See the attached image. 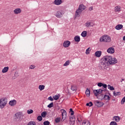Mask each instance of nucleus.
Segmentation results:
<instances>
[{"mask_svg":"<svg viewBox=\"0 0 125 125\" xmlns=\"http://www.w3.org/2000/svg\"><path fill=\"white\" fill-rule=\"evenodd\" d=\"M117 63H118V60L115 58H112L111 56H105L104 57V60H101L99 67L101 69H105L106 66L117 64Z\"/></svg>","mask_w":125,"mask_h":125,"instance_id":"nucleus-1","label":"nucleus"},{"mask_svg":"<svg viewBox=\"0 0 125 125\" xmlns=\"http://www.w3.org/2000/svg\"><path fill=\"white\" fill-rule=\"evenodd\" d=\"M86 8V6H85L83 4H81L79 5V8L75 12V17H80L81 16V14L83 10H84Z\"/></svg>","mask_w":125,"mask_h":125,"instance_id":"nucleus-2","label":"nucleus"},{"mask_svg":"<svg viewBox=\"0 0 125 125\" xmlns=\"http://www.w3.org/2000/svg\"><path fill=\"white\" fill-rule=\"evenodd\" d=\"M101 42H111V37L108 35H104L100 39Z\"/></svg>","mask_w":125,"mask_h":125,"instance_id":"nucleus-3","label":"nucleus"},{"mask_svg":"<svg viewBox=\"0 0 125 125\" xmlns=\"http://www.w3.org/2000/svg\"><path fill=\"white\" fill-rule=\"evenodd\" d=\"M7 104V99L6 98H2L0 99V108L3 109Z\"/></svg>","mask_w":125,"mask_h":125,"instance_id":"nucleus-4","label":"nucleus"},{"mask_svg":"<svg viewBox=\"0 0 125 125\" xmlns=\"http://www.w3.org/2000/svg\"><path fill=\"white\" fill-rule=\"evenodd\" d=\"M22 116H23L22 112H17L14 115V120H15L16 122H20Z\"/></svg>","mask_w":125,"mask_h":125,"instance_id":"nucleus-5","label":"nucleus"},{"mask_svg":"<svg viewBox=\"0 0 125 125\" xmlns=\"http://www.w3.org/2000/svg\"><path fill=\"white\" fill-rule=\"evenodd\" d=\"M61 112L62 113V119H61V122H64L65 120H66V118H67V112L65 109H61Z\"/></svg>","mask_w":125,"mask_h":125,"instance_id":"nucleus-6","label":"nucleus"},{"mask_svg":"<svg viewBox=\"0 0 125 125\" xmlns=\"http://www.w3.org/2000/svg\"><path fill=\"white\" fill-rule=\"evenodd\" d=\"M94 104H95V106H97V107H99V108L102 107V106L104 105V102H100L98 100L94 101Z\"/></svg>","mask_w":125,"mask_h":125,"instance_id":"nucleus-7","label":"nucleus"},{"mask_svg":"<svg viewBox=\"0 0 125 125\" xmlns=\"http://www.w3.org/2000/svg\"><path fill=\"white\" fill-rule=\"evenodd\" d=\"M104 90L103 89H97V90H94L93 91V93L95 95V96H96V97H97V96H98V95H99V94H101V93L102 92H103Z\"/></svg>","mask_w":125,"mask_h":125,"instance_id":"nucleus-8","label":"nucleus"},{"mask_svg":"<svg viewBox=\"0 0 125 125\" xmlns=\"http://www.w3.org/2000/svg\"><path fill=\"white\" fill-rule=\"evenodd\" d=\"M107 52L108 53H110V54H113V53H115V48L113 47H109L107 50Z\"/></svg>","mask_w":125,"mask_h":125,"instance_id":"nucleus-9","label":"nucleus"},{"mask_svg":"<svg viewBox=\"0 0 125 125\" xmlns=\"http://www.w3.org/2000/svg\"><path fill=\"white\" fill-rule=\"evenodd\" d=\"M71 44V42L69 41H65L63 43L64 47H69Z\"/></svg>","mask_w":125,"mask_h":125,"instance_id":"nucleus-10","label":"nucleus"},{"mask_svg":"<svg viewBox=\"0 0 125 125\" xmlns=\"http://www.w3.org/2000/svg\"><path fill=\"white\" fill-rule=\"evenodd\" d=\"M22 12V10L20 8H18L14 10V13L15 14H20Z\"/></svg>","mask_w":125,"mask_h":125,"instance_id":"nucleus-11","label":"nucleus"},{"mask_svg":"<svg viewBox=\"0 0 125 125\" xmlns=\"http://www.w3.org/2000/svg\"><path fill=\"white\" fill-rule=\"evenodd\" d=\"M16 103H17V101L15 100H11L9 102V104L10 106H15L16 105Z\"/></svg>","mask_w":125,"mask_h":125,"instance_id":"nucleus-12","label":"nucleus"},{"mask_svg":"<svg viewBox=\"0 0 125 125\" xmlns=\"http://www.w3.org/2000/svg\"><path fill=\"white\" fill-rule=\"evenodd\" d=\"M95 55L96 57H100L102 55V51H97L95 53Z\"/></svg>","mask_w":125,"mask_h":125,"instance_id":"nucleus-13","label":"nucleus"},{"mask_svg":"<svg viewBox=\"0 0 125 125\" xmlns=\"http://www.w3.org/2000/svg\"><path fill=\"white\" fill-rule=\"evenodd\" d=\"M54 3L56 5H60L62 3V0H55Z\"/></svg>","mask_w":125,"mask_h":125,"instance_id":"nucleus-14","label":"nucleus"},{"mask_svg":"<svg viewBox=\"0 0 125 125\" xmlns=\"http://www.w3.org/2000/svg\"><path fill=\"white\" fill-rule=\"evenodd\" d=\"M55 16H56L57 18H61V17L63 16V15L62 14V13H61V12L58 11L56 14Z\"/></svg>","mask_w":125,"mask_h":125,"instance_id":"nucleus-15","label":"nucleus"},{"mask_svg":"<svg viewBox=\"0 0 125 125\" xmlns=\"http://www.w3.org/2000/svg\"><path fill=\"white\" fill-rule=\"evenodd\" d=\"M74 41L76 42H80L81 41V38L79 35L76 36L74 37Z\"/></svg>","mask_w":125,"mask_h":125,"instance_id":"nucleus-16","label":"nucleus"},{"mask_svg":"<svg viewBox=\"0 0 125 125\" xmlns=\"http://www.w3.org/2000/svg\"><path fill=\"white\" fill-rule=\"evenodd\" d=\"M103 99L104 100H107V101H109L110 99H111V97L109 96L108 95H104L103 97Z\"/></svg>","mask_w":125,"mask_h":125,"instance_id":"nucleus-17","label":"nucleus"},{"mask_svg":"<svg viewBox=\"0 0 125 125\" xmlns=\"http://www.w3.org/2000/svg\"><path fill=\"white\" fill-rule=\"evenodd\" d=\"M123 27H124V26L122 24H118L115 26V29L116 30H121L122 29Z\"/></svg>","mask_w":125,"mask_h":125,"instance_id":"nucleus-18","label":"nucleus"},{"mask_svg":"<svg viewBox=\"0 0 125 125\" xmlns=\"http://www.w3.org/2000/svg\"><path fill=\"white\" fill-rule=\"evenodd\" d=\"M9 69V67L8 66L5 67L2 70V73H6L8 72V70Z\"/></svg>","mask_w":125,"mask_h":125,"instance_id":"nucleus-19","label":"nucleus"},{"mask_svg":"<svg viewBox=\"0 0 125 125\" xmlns=\"http://www.w3.org/2000/svg\"><path fill=\"white\" fill-rule=\"evenodd\" d=\"M85 94L86 95L87 97H89L90 96V91L88 88H87L85 91Z\"/></svg>","mask_w":125,"mask_h":125,"instance_id":"nucleus-20","label":"nucleus"},{"mask_svg":"<svg viewBox=\"0 0 125 125\" xmlns=\"http://www.w3.org/2000/svg\"><path fill=\"white\" fill-rule=\"evenodd\" d=\"M121 10V7L120 6H117L115 7V11L116 12H120Z\"/></svg>","mask_w":125,"mask_h":125,"instance_id":"nucleus-21","label":"nucleus"},{"mask_svg":"<svg viewBox=\"0 0 125 125\" xmlns=\"http://www.w3.org/2000/svg\"><path fill=\"white\" fill-rule=\"evenodd\" d=\"M86 35H87V32L86 31H84L81 33V36L83 38H85Z\"/></svg>","mask_w":125,"mask_h":125,"instance_id":"nucleus-22","label":"nucleus"},{"mask_svg":"<svg viewBox=\"0 0 125 125\" xmlns=\"http://www.w3.org/2000/svg\"><path fill=\"white\" fill-rule=\"evenodd\" d=\"M71 89L73 91H77V85H72L71 87Z\"/></svg>","mask_w":125,"mask_h":125,"instance_id":"nucleus-23","label":"nucleus"},{"mask_svg":"<svg viewBox=\"0 0 125 125\" xmlns=\"http://www.w3.org/2000/svg\"><path fill=\"white\" fill-rule=\"evenodd\" d=\"M44 87H45V86H44V85H40L39 86V89H40V90L42 91V90H43V89H44Z\"/></svg>","mask_w":125,"mask_h":125,"instance_id":"nucleus-24","label":"nucleus"},{"mask_svg":"<svg viewBox=\"0 0 125 125\" xmlns=\"http://www.w3.org/2000/svg\"><path fill=\"white\" fill-rule=\"evenodd\" d=\"M46 115H47V112H46V111L42 112L41 114V116L42 118H45V117H46Z\"/></svg>","mask_w":125,"mask_h":125,"instance_id":"nucleus-25","label":"nucleus"},{"mask_svg":"<svg viewBox=\"0 0 125 125\" xmlns=\"http://www.w3.org/2000/svg\"><path fill=\"white\" fill-rule=\"evenodd\" d=\"M85 24H86V27H87V28H89L90 27H92V24H91V22L87 21Z\"/></svg>","mask_w":125,"mask_h":125,"instance_id":"nucleus-26","label":"nucleus"},{"mask_svg":"<svg viewBox=\"0 0 125 125\" xmlns=\"http://www.w3.org/2000/svg\"><path fill=\"white\" fill-rule=\"evenodd\" d=\"M107 87L110 90H115V88L113 86H111L110 84L107 85Z\"/></svg>","mask_w":125,"mask_h":125,"instance_id":"nucleus-27","label":"nucleus"},{"mask_svg":"<svg viewBox=\"0 0 125 125\" xmlns=\"http://www.w3.org/2000/svg\"><path fill=\"white\" fill-rule=\"evenodd\" d=\"M114 118L115 119V121L116 122H120V121H121V118L119 116H114Z\"/></svg>","mask_w":125,"mask_h":125,"instance_id":"nucleus-28","label":"nucleus"},{"mask_svg":"<svg viewBox=\"0 0 125 125\" xmlns=\"http://www.w3.org/2000/svg\"><path fill=\"white\" fill-rule=\"evenodd\" d=\"M114 96H118L119 95H121V92H117L116 93V92H113V93Z\"/></svg>","mask_w":125,"mask_h":125,"instance_id":"nucleus-29","label":"nucleus"},{"mask_svg":"<svg viewBox=\"0 0 125 125\" xmlns=\"http://www.w3.org/2000/svg\"><path fill=\"white\" fill-rule=\"evenodd\" d=\"M60 122H61V118L58 117V118H56L55 122L57 124H58V123H60Z\"/></svg>","mask_w":125,"mask_h":125,"instance_id":"nucleus-30","label":"nucleus"},{"mask_svg":"<svg viewBox=\"0 0 125 125\" xmlns=\"http://www.w3.org/2000/svg\"><path fill=\"white\" fill-rule=\"evenodd\" d=\"M27 125H37V124L34 121H30L27 124Z\"/></svg>","mask_w":125,"mask_h":125,"instance_id":"nucleus-31","label":"nucleus"},{"mask_svg":"<svg viewBox=\"0 0 125 125\" xmlns=\"http://www.w3.org/2000/svg\"><path fill=\"white\" fill-rule=\"evenodd\" d=\"M83 125H90V122L89 121H83Z\"/></svg>","mask_w":125,"mask_h":125,"instance_id":"nucleus-32","label":"nucleus"},{"mask_svg":"<svg viewBox=\"0 0 125 125\" xmlns=\"http://www.w3.org/2000/svg\"><path fill=\"white\" fill-rule=\"evenodd\" d=\"M97 98L98 99H101V100H103V94H101L100 95H99L97 96Z\"/></svg>","mask_w":125,"mask_h":125,"instance_id":"nucleus-33","label":"nucleus"},{"mask_svg":"<svg viewBox=\"0 0 125 125\" xmlns=\"http://www.w3.org/2000/svg\"><path fill=\"white\" fill-rule=\"evenodd\" d=\"M68 65H70V61H69V60L67 61L63 64V66H68Z\"/></svg>","mask_w":125,"mask_h":125,"instance_id":"nucleus-34","label":"nucleus"},{"mask_svg":"<svg viewBox=\"0 0 125 125\" xmlns=\"http://www.w3.org/2000/svg\"><path fill=\"white\" fill-rule=\"evenodd\" d=\"M86 106H89V107H91L92 106H93V104H92V102H90L89 103H88L86 104Z\"/></svg>","mask_w":125,"mask_h":125,"instance_id":"nucleus-35","label":"nucleus"},{"mask_svg":"<svg viewBox=\"0 0 125 125\" xmlns=\"http://www.w3.org/2000/svg\"><path fill=\"white\" fill-rule=\"evenodd\" d=\"M54 106V104H53V102L51 103L50 104H49L47 105L48 108H52Z\"/></svg>","mask_w":125,"mask_h":125,"instance_id":"nucleus-36","label":"nucleus"},{"mask_svg":"<svg viewBox=\"0 0 125 125\" xmlns=\"http://www.w3.org/2000/svg\"><path fill=\"white\" fill-rule=\"evenodd\" d=\"M33 112L34 111L33 110V109H29L27 110V114L30 115V114H33Z\"/></svg>","mask_w":125,"mask_h":125,"instance_id":"nucleus-37","label":"nucleus"},{"mask_svg":"<svg viewBox=\"0 0 125 125\" xmlns=\"http://www.w3.org/2000/svg\"><path fill=\"white\" fill-rule=\"evenodd\" d=\"M37 120L39 121V122H42V117L41 116H39L37 117Z\"/></svg>","mask_w":125,"mask_h":125,"instance_id":"nucleus-38","label":"nucleus"},{"mask_svg":"<svg viewBox=\"0 0 125 125\" xmlns=\"http://www.w3.org/2000/svg\"><path fill=\"white\" fill-rule=\"evenodd\" d=\"M43 125H50V122H49V121H44L43 122Z\"/></svg>","mask_w":125,"mask_h":125,"instance_id":"nucleus-39","label":"nucleus"},{"mask_svg":"<svg viewBox=\"0 0 125 125\" xmlns=\"http://www.w3.org/2000/svg\"><path fill=\"white\" fill-rule=\"evenodd\" d=\"M53 98L54 99V100H58V99H59V96H58V95H55L54 96H53Z\"/></svg>","mask_w":125,"mask_h":125,"instance_id":"nucleus-40","label":"nucleus"},{"mask_svg":"<svg viewBox=\"0 0 125 125\" xmlns=\"http://www.w3.org/2000/svg\"><path fill=\"white\" fill-rule=\"evenodd\" d=\"M69 113H71L70 115L71 116H73V115H74V111H73V109L72 108H70L69 109Z\"/></svg>","mask_w":125,"mask_h":125,"instance_id":"nucleus-41","label":"nucleus"},{"mask_svg":"<svg viewBox=\"0 0 125 125\" xmlns=\"http://www.w3.org/2000/svg\"><path fill=\"white\" fill-rule=\"evenodd\" d=\"M76 122V121H75V120H72V121H70V125H75V123Z\"/></svg>","mask_w":125,"mask_h":125,"instance_id":"nucleus-42","label":"nucleus"},{"mask_svg":"<svg viewBox=\"0 0 125 125\" xmlns=\"http://www.w3.org/2000/svg\"><path fill=\"white\" fill-rule=\"evenodd\" d=\"M89 51H90V47L88 48L86 50V54H89Z\"/></svg>","mask_w":125,"mask_h":125,"instance_id":"nucleus-43","label":"nucleus"},{"mask_svg":"<svg viewBox=\"0 0 125 125\" xmlns=\"http://www.w3.org/2000/svg\"><path fill=\"white\" fill-rule=\"evenodd\" d=\"M117 123L115 122V121H112L110 123V125H117Z\"/></svg>","mask_w":125,"mask_h":125,"instance_id":"nucleus-44","label":"nucleus"},{"mask_svg":"<svg viewBox=\"0 0 125 125\" xmlns=\"http://www.w3.org/2000/svg\"><path fill=\"white\" fill-rule=\"evenodd\" d=\"M125 97H124L122 101H121V104H125Z\"/></svg>","mask_w":125,"mask_h":125,"instance_id":"nucleus-45","label":"nucleus"},{"mask_svg":"<svg viewBox=\"0 0 125 125\" xmlns=\"http://www.w3.org/2000/svg\"><path fill=\"white\" fill-rule=\"evenodd\" d=\"M69 120H70L69 121H74H74H76V118H75V117H70Z\"/></svg>","mask_w":125,"mask_h":125,"instance_id":"nucleus-46","label":"nucleus"},{"mask_svg":"<svg viewBox=\"0 0 125 125\" xmlns=\"http://www.w3.org/2000/svg\"><path fill=\"white\" fill-rule=\"evenodd\" d=\"M103 83H98V86H99V87H101V86H103Z\"/></svg>","mask_w":125,"mask_h":125,"instance_id":"nucleus-47","label":"nucleus"},{"mask_svg":"<svg viewBox=\"0 0 125 125\" xmlns=\"http://www.w3.org/2000/svg\"><path fill=\"white\" fill-rule=\"evenodd\" d=\"M104 88H107V84L103 83V86Z\"/></svg>","mask_w":125,"mask_h":125,"instance_id":"nucleus-48","label":"nucleus"},{"mask_svg":"<svg viewBox=\"0 0 125 125\" xmlns=\"http://www.w3.org/2000/svg\"><path fill=\"white\" fill-rule=\"evenodd\" d=\"M48 100H50V101H53V100H54L53 98H52V97L51 96H50L48 98Z\"/></svg>","mask_w":125,"mask_h":125,"instance_id":"nucleus-49","label":"nucleus"},{"mask_svg":"<svg viewBox=\"0 0 125 125\" xmlns=\"http://www.w3.org/2000/svg\"><path fill=\"white\" fill-rule=\"evenodd\" d=\"M89 11H92V10H93V6H91L89 8Z\"/></svg>","mask_w":125,"mask_h":125,"instance_id":"nucleus-50","label":"nucleus"},{"mask_svg":"<svg viewBox=\"0 0 125 125\" xmlns=\"http://www.w3.org/2000/svg\"><path fill=\"white\" fill-rule=\"evenodd\" d=\"M35 65H31L29 67L30 69H35Z\"/></svg>","mask_w":125,"mask_h":125,"instance_id":"nucleus-51","label":"nucleus"},{"mask_svg":"<svg viewBox=\"0 0 125 125\" xmlns=\"http://www.w3.org/2000/svg\"><path fill=\"white\" fill-rule=\"evenodd\" d=\"M18 74V73H16V72L15 73V78H17V76H16V75H17Z\"/></svg>","mask_w":125,"mask_h":125,"instance_id":"nucleus-52","label":"nucleus"},{"mask_svg":"<svg viewBox=\"0 0 125 125\" xmlns=\"http://www.w3.org/2000/svg\"><path fill=\"white\" fill-rule=\"evenodd\" d=\"M123 81H125L124 79H122L121 82L122 83L123 82Z\"/></svg>","mask_w":125,"mask_h":125,"instance_id":"nucleus-53","label":"nucleus"},{"mask_svg":"<svg viewBox=\"0 0 125 125\" xmlns=\"http://www.w3.org/2000/svg\"><path fill=\"white\" fill-rule=\"evenodd\" d=\"M123 41H125V36L123 37Z\"/></svg>","mask_w":125,"mask_h":125,"instance_id":"nucleus-54","label":"nucleus"},{"mask_svg":"<svg viewBox=\"0 0 125 125\" xmlns=\"http://www.w3.org/2000/svg\"><path fill=\"white\" fill-rule=\"evenodd\" d=\"M12 79H13V80H15V78H14V77H13Z\"/></svg>","mask_w":125,"mask_h":125,"instance_id":"nucleus-55","label":"nucleus"},{"mask_svg":"<svg viewBox=\"0 0 125 125\" xmlns=\"http://www.w3.org/2000/svg\"><path fill=\"white\" fill-rule=\"evenodd\" d=\"M107 94H109V95H111V94L110 93H107Z\"/></svg>","mask_w":125,"mask_h":125,"instance_id":"nucleus-56","label":"nucleus"},{"mask_svg":"<svg viewBox=\"0 0 125 125\" xmlns=\"http://www.w3.org/2000/svg\"><path fill=\"white\" fill-rule=\"evenodd\" d=\"M104 91H105V90H103Z\"/></svg>","mask_w":125,"mask_h":125,"instance_id":"nucleus-57","label":"nucleus"}]
</instances>
